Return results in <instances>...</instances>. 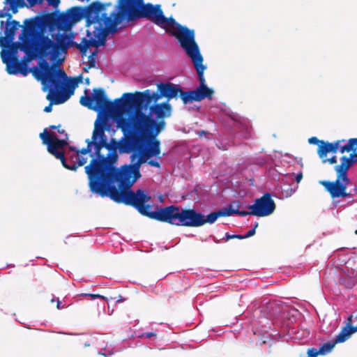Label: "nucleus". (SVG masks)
Segmentation results:
<instances>
[{
    "mask_svg": "<svg viewBox=\"0 0 357 357\" xmlns=\"http://www.w3.org/2000/svg\"><path fill=\"white\" fill-rule=\"evenodd\" d=\"M141 177L140 171L132 162L116 168L95 188L92 192L102 197H107L116 203H123L135 208L139 213L146 215L152 206L147 204L151 197L144 190L133 192L130 188Z\"/></svg>",
    "mask_w": 357,
    "mask_h": 357,
    "instance_id": "1",
    "label": "nucleus"
},
{
    "mask_svg": "<svg viewBox=\"0 0 357 357\" xmlns=\"http://www.w3.org/2000/svg\"><path fill=\"white\" fill-rule=\"evenodd\" d=\"M40 68L33 69V76L40 80L44 91L48 90L46 98L50 102L44 108L45 112L52 110V105H60L66 102L73 93L79 79L68 80L66 73L56 66H50L47 61L41 59L38 62Z\"/></svg>",
    "mask_w": 357,
    "mask_h": 357,
    "instance_id": "2",
    "label": "nucleus"
},
{
    "mask_svg": "<svg viewBox=\"0 0 357 357\" xmlns=\"http://www.w3.org/2000/svg\"><path fill=\"white\" fill-rule=\"evenodd\" d=\"M116 126L120 128L123 132V137L116 142L115 139H112L110 142H107V137L105 135V130L110 129L111 125L105 119L101 120L100 115L99 119L94 123L93 136L97 140V153L101 151L102 149L105 148L109 151H116L121 154L131 153L136 141L133 137L137 130L126 117H120L114 120Z\"/></svg>",
    "mask_w": 357,
    "mask_h": 357,
    "instance_id": "3",
    "label": "nucleus"
},
{
    "mask_svg": "<svg viewBox=\"0 0 357 357\" xmlns=\"http://www.w3.org/2000/svg\"><path fill=\"white\" fill-rule=\"evenodd\" d=\"M171 115L172 106L168 102H162L153 103L148 109L128 112L127 118L139 132L158 136L165 128V119Z\"/></svg>",
    "mask_w": 357,
    "mask_h": 357,
    "instance_id": "4",
    "label": "nucleus"
},
{
    "mask_svg": "<svg viewBox=\"0 0 357 357\" xmlns=\"http://www.w3.org/2000/svg\"><path fill=\"white\" fill-rule=\"evenodd\" d=\"M19 39L22 41L21 51L25 53L21 61H18L16 58L13 62L8 63L6 71L9 75L21 74L26 76L30 72L33 73V69L36 67L29 68L27 63L37 58L43 59L47 57L42 54V51L39 47V38L37 35L36 24L34 22H29L26 24V27H24ZM38 68H40L39 66Z\"/></svg>",
    "mask_w": 357,
    "mask_h": 357,
    "instance_id": "5",
    "label": "nucleus"
},
{
    "mask_svg": "<svg viewBox=\"0 0 357 357\" xmlns=\"http://www.w3.org/2000/svg\"><path fill=\"white\" fill-rule=\"evenodd\" d=\"M84 93L85 96L79 100L80 104L98 112L96 121L99 119L100 115L101 120L105 119L106 121H109L107 113L112 114L114 120L125 117L124 114H128L126 98L122 96L112 102L107 99L105 91L102 88L93 89L91 95L89 93V89H86Z\"/></svg>",
    "mask_w": 357,
    "mask_h": 357,
    "instance_id": "6",
    "label": "nucleus"
},
{
    "mask_svg": "<svg viewBox=\"0 0 357 357\" xmlns=\"http://www.w3.org/2000/svg\"><path fill=\"white\" fill-rule=\"evenodd\" d=\"M146 216L176 226L199 227L209 223L208 215L206 216L193 208H180L175 205L166 207L157 206L154 211L149 210Z\"/></svg>",
    "mask_w": 357,
    "mask_h": 357,
    "instance_id": "7",
    "label": "nucleus"
},
{
    "mask_svg": "<svg viewBox=\"0 0 357 357\" xmlns=\"http://www.w3.org/2000/svg\"><path fill=\"white\" fill-rule=\"evenodd\" d=\"M37 35L39 38V47L42 51V54L47 56H50V59L53 61L57 59L61 53H66L69 46L77 47L82 56L86 55L90 47H95L94 44H91L89 42V40H93V37L91 36L83 38L80 43H77L72 40L73 35L59 34L56 38V42L44 36L41 31L38 30Z\"/></svg>",
    "mask_w": 357,
    "mask_h": 357,
    "instance_id": "8",
    "label": "nucleus"
},
{
    "mask_svg": "<svg viewBox=\"0 0 357 357\" xmlns=\"http://www.w3.org/2000/svg\"><path fill=\"white\" fill-rule=\"evenodd\" d=\"M174 35L180 43L181 47L185 51V53L190 58L193 63L200 82L198 87L213 94V91L208 88L205 84L204 72L206 67L202 63L203 57L195 40L194 30L189 29L185 26H179Z\"/></svg>",
    "mask_w": 357,
    "mask_h": 357,
    "instance_id": "9",
    "label": "nucleus"
},
{
    "mask_svg": "<svg viewBox=\"0 0 357 357\" xmlns=\"http://www.w3.org/2000/svg\"><path fill=\"white\" fill-rule=\"evenodd\" d=\"M117 160L116 151H109L106 157L99 151V154L97 153V158H93L90 164L85 167L91 191L98 188L99 184L102 183V181L116 169L114 164Z\"/></svg>",
    "mask_w": 357,
    "mask_h": 357,
    "instance_id": "10",
    "label": "nucleus"
},
{
    "mask_svg": "<svg viewBox=\"0 0 357 357\" xmlns=\"http://www.w3.org/2000/svg\"><path fill=\"white\" fill-rule=\"evenodd\" d=\"M126 19L122 13L113 11L109 16L104 11H99L98 17L96 19L95 26L93 28V40H89L91 44H94L98 48L104 46L107 42V38L110 33H115L117 31V24Z\"/></svg>",
    "mask_w": 357,
    "mask_h": 357,
    "instance_id": "11",
    "label": "nucleus"
},
{
    "mask_svg": "<svg viewBox=\"0 0 357 357\" xmlns=\"http://www.w3.org/2000/svg\"><path fill=\"white\" fill-rule=\"evenodd\" d=\"M112 3L103 4L100 1H93L85 8L73 7L66 11L70 21L77 22L82 18L86 19L87 26L86 36L93 37V28L95 26L96 19L98 17L99 11L105 10L106 6H111Z\"/></svg>",
    "mask_w": 357,
    "mask_h": 357,
    "instance_id": "12",
    "label": "nucleus"
},
{
    "mask_svg": "<svg viewBox=\"0 0 357 357\" xmlns=\"http://www.w3.org/2000/svg\"><path fill=\"white\" fill-rule=\"evenodd\" d=\"M334 169L337 176L335 181H320L319 183L329 192L333 200L340 197H353L357 193V190L354 188L347 191V186L351 183L347 172L337 165L335 166Z\"/></svg>",
    "mask_w": 357,
    "mask_h": 357,
    "instance_id": "13",
    "label": "nucleus"
},
{
    "mask_svg": "<svg viewBox=\"0 0 357 357\" xmlns=\"http://www.w3.org/2000/svg\"><path fill=\"white\" fill-rule=\"evenodd\" d=\"M162 91L153 92L150 89H146L144 91H136L135 93H125L123 94V98H126L128 105V112L135 109H148L152 104V102H157L164 96Z\"/></svg>",
    "mask_w": 357,
    "mask_h": 357,
    "instance_id": "14",
    "label": "nucleus"
},
{
    "mask_svg": "<svg viewBox=\"0 0 357 357\" xmlns=\"http://www.w3.org/2000/svg\"><path fill=\"white\" fill-rule=\"evenodd\" d=\"M252 210V215L264 217L272 214L275 209V204L271 195L265 193L261 197L256 199L254 204L248 206Z\"/></svg>",
    "mask_w": 357,
    "mask_h": 357,
    "instance_id": "15",
    "label": "nucleus"
},
{
    "mask_svg": "<svg viewBox=\"0 0 357 357\" xmlns=\"http://www.w3.org/2000/svg\"><path fill=\"white\" fill-rule=\"evenodd\" d=\"M144 3V0H119L118 8L128 21H134L139 19Z\"/></svg>",
    "mask_w": 357,
    "mask_h": 357,
    "instance_id": "16",
    "label": "nucleus"
},
{
    "mask_svg": "<svg viewBox=\"0 0 357 357\" xmlns=\"http://www.w3.org/2000/svg\"><path fill=\"white\" fill-rule=\"evenodd\" d=\"M146 136V137H151L153 135H148L145 133H140L137 131L133 135L136 141L135 145L132 150L130 155V162H132L137 168L140 169L141 165L147 162L148 159L151 158L144 150V147H142V141L139 137Z\"/></svg>",
    "mask_w": 357,
    "mask_h": 357,
    "instance_id": "17",
    "label": "nucleus"
},
{
    "mask_svg": "<svg viewBox=\"0 0 357 357\" xmlns=\"http://www.w3.org/2000/svg\"><path fill=\"white\" fill-rule=\"evenodd\" d=\"M146 19L158 26H162L165 22V16L160 4L153 5L151 3L143 5L139 19Z\"/></svg>",
    "mask_w": 357,
    "mask_h": 357,
    "instance_id": "18",
    "label": "nucleus"
},
{
    "mask_svg": "<svg viewBox=\"0 0 357 357\" xmlns=\"http://www.w3.org/2000/svg\"><path fill=\"white\" fill-rule=\"evenodd\" d=\"M34 22L36 24V29L40 28H48L50 31H53L56 28V13H52L47 14L42 17H38L36 18L26 19L24 21V27H26V24L29 22Z\"/></svg>",
    "mask_w": 357,
    "mask_h": 357,
    "instance_id": "19",
    "label": "nucleus"
},
{
    "mask_svg": "<svg viewBox=\"0 0 357 357\" xmlns=\"http://www.w3.org/2000/svg\"><path fill=\"white\" fill-rule=\"evenodd\" d=\"M212 93L197 87L195 90L181 91V98L184 104L193 101H201L205 98L212 99Z\"/></svg>",
    "mask_w": 357,
    "mask_h": 357,
    "instance_id": "20",
    "label": "nucleus"
},
{
    "mask_svg": "<svg viewBox=\"0 0 357 357\" xmlns=\"http://www.w3.org/2000/svg\"><path fill=\"white\" fill-rule=\"evenodd\" d=\"M157 136H152L151 137H146V136L139 137L142 141V147H144V150L149 155V156H157L160 153V142L156 140Z\"/></svg>",
    "mask_w": 357,
    "mask_h": 357,
    "instance_id": "21",
    "label": "nucleus"
},
{
    "mask_svg": "<svg viewBox=\"0 0 357 357\" xmlns=\"http://www.w3.org/2000/svg\"><path fill=\"white\" fill-rule=\"evenodd\" d=\"M8 50H2L1 52V56L3 63L6 65V68H8V63L10 62H13L14 60L17 58V54L18 52V49L21 50L22 48V42H13L9 43L8 45Z\"/></svg>",
    "mask_w": 357,
    "mask_h": 357,
    "instance_id": "22",
    "label": "nucleus"
},
{
    "mask_svg": "<svg viewBox=\"0 0 357 357\" xmlns=\"http://www.w3.org/2000/svg\"><path fill=\"white\" fill-rule=\"evenodd\" d=\"M52 140L54 151L50 153L55 156L56 158L59 159L62 164H64L66 160L65 153L63 151L59 150H62L65 146H68V143L66 138L60 139L55 134L52 135Z\"/></svg>",
    "mask_w": 357,
    "mask_h": 357,
    "instance_id": "23",
    "label": "nucleus"
},
{
    "mask_svg": "<svg viewBox=\"0 0 357 357\" xmlns=\"http://www.w3.org/2000/svg\"><path fill=\"white\" fill-rule=\"evenodd\" d=\"M230 116L234 121V126L239 130L240 135L245 139L250 137V122L247 119L241 118L236 114L232 113Z\"/></svg>",
    "mask_w": 357,
    "mask_h": 357,
    "instance_id": "24",
    "label": "nucleus"
},
{
    "mask_svg": "<svg viewBox=\"0 0 357 357\" xmlns=\"http://www.w3.org/2000/svg\"><path fill=\"white\" fill-rule=\"evenodd\" d=\"M158 90L162 91V95L167 98L168 100L176 97L178 93L181 94L183 90L178 86L172 83H162L160 82L158 84Z\"/></svg>",
    "mask_w": 357,
    "mask_h": 357,
    "instance_id": "25",
    "label": "nucleus"
},
{
    "mask_svg": "<svg viewBox=\"0 0 357 357\" xmlns=\"http://www.w3.org/2000/svg\"><path fill=\"white\" fill-rule=\"evenodd\" d=\"M342 273L340 278V283L348 288H352L355 285L357 278V272L352 269H342Z\"/></svg>",
    "mask_w": 357,
    "mask_h": 357,
    "instance_id": "26",
    "label": "nucleus"
},
{
    "mask_svg": "<svg viewBox=\"0 0 357 357\" xmlns=\"http://www.w3.org/2000/svg\"><path fill=\"white\" fill-rule=\"evenodd\" d=\"M340 143V140L333 143L323 141L321 144H319L317 149V153L319 158L323 159L329 152L336 153L339 148Z\"/></svg>",
    "mask_w": 357,
    "mask_h": 357,
    "instance_id": "27",
    "label": "nucleus"
},
{
    "mask_svg": "<svg viewBox=\"0 0 357 357\" xmlns=\"http://www.w3.org/2000/svg\"><path fill=\"white\" fill-rule=\"evenodd\" d=\"M85 142L87 144V146L82 149L81 150H78L77 151L78 155L79 154L86 155L87 153H91L90 156L93 158H97V140L96 138H94L93 133L92 134L91 139H86Z\"/></svg>",
    "mask_w": 357,
    "mask_h": 357,
    "instance_id": "28",
    "label": "nucleus"
},
{
    "mask_svg": "<svg viewBox=\"0 0 357 357\" xmlns=\"http://www.w3.org/2000/svg\"><path fill=\"white\" fill-rule=\"evenodd\" d=\"M20 22L16 20L7 21L4 26V34L8 39V42H12L15 38V35L19 27Z\"/></svg>",
    "mask_w": 357,
    "mask_h": 357,
    "instance_id": "29",
    "label": "nucleus"
},
{
    "mask_svg": "<svg viewBox=\"0 0 357 357\" xmlns=\"http://www.w3.org/2000/svg\"><path fill=\"white\" fill-rule=\"evenodd\" d=\"M72 23L66 13H56V29L59 30H68L70 29Z\"/></svg>",
    "mask_w": 357,
    "mask_h": 357,
    "instance_id": "30",
    "label": "nucleus"
},
{
    "mask_svg": "<svg viewBox=\"0 0 357 357\" xmlns=\"http://www.w3.org/2000/svg\"><path fill=\"white\" fill-rule=\"evenodd\" d=\"M340 164L339 167L348 172V170L357 162V153L350 154L349 157L345 155L340 158Z\"/></svg>",
    "mask_w": 357,
    "mask_h": 357,
    "instance_id": "31",
    "label": "nucleus"
},
{
    "mask_svg": "<svg viewBox=\"0 0 357 357\" xmlns=\"http://www.w3.org/2000/svg\"><path fill=\"white\" fill-rule=\"evenodd\" d=\"M354 333H356V331L354 328L344 327L340 333L336 335L334 340L335 343L338 344L345 342Z\"/></svg>",
    "mask_w": 357,
    "mask_h": 357,
    "instance_id": "32",
    "label": "nucleus"
},
{
    "mask_svg": "<svg viewBox=\"0 0 357 357\" xmlns=\"http://www.w3.org/2000/svg\"><path fill=\"white\" fill-rule=\"evenodd\" d=\"M231 211V209H229L228 206L223 208L216 212H212L209 215H208V220L209 221L210 224H213L216 221V220L219 217L233 215Z\"/></svg>",
    "mask_w": 357,
    "mask_h": 357,
    "instance_id": "33",
    "label": "nucleus"
},
{
    "mask_svg": "<svg viewBox=\"0 0 357 357\" xmlns=\"http://www.w3.org/2000/svg\"><path fill=\"white\" fill-rule=\"evenodd\" d=\"M52 136L50 133H48L47 129L44 130V132L40 134V137L43 140V144L47 145V151L50 153H53L54 151V147L52 145Z\"/></svg>",
    "mask_w": 357,
    "mask_h": 357,
    "instance_id": "34",
    "label": "nucleus"
},
{
    "mask_svg": "<svg viewBox=\"0 0 357 357\" xmlns=\"http://www.w3.org/2000/svg\"><path fill=\"white\" fill-rule=\"evenodd\" d=\"M87 162V159L84 157L77 158V162H74L73 164L68 163L66 161L64 164H62L63 166L70 170L76 171L78 167L83 166Z\"/></svg>",
    "mask_w": 357,
    "mask_h": 357,
    "instance_id": "35",
    "label": "nucleus"
},
{
    "mask_svg": "<svg viewBox=\"0 0 357 357\" xmlns=\"http://www.w3.org/2000/svg\"><path fill=\"white\" fill-rule=\"evenodd\" d=\"M335 344H336V343H335V341H333V342H328L324 343L319 347L321 355H325V354L331 352V350L335 346Z\"/></svg>",
    "mask_w": 357,
    "mask_h": 357,
    "instance_id": "36",
    "label": "nucleus"
},
{
    "mask_svg": "<svg viewBox=\"0 0 357 357\" xmlns=\"http://www.w3.org/2000/svg\"><path fill=\"white\" fill-rule=\"evenodd\" d=\"M6 3L10 5V8L12 10L13 13L17 12V6H23L24 3V0H5Z\"/></svg>",
    "mask_w": 357,
    "mask_h": 357,
    "instance_id": "37",
    "label": "nucleus"
},
{
    "mask_svg": "<svg viewBox=\"0 0 357 357\" xmlns=\"http://www.w3.org/2000/svg\"><path fill=\"white\" fill-rule=\"evenodd\" d=\"M98 50H94L89 56L88 66L89 68H94L96 63V56H98Z\"/></svg>",
    "mask_w": 357,
    "mask_h": 357,
    "instance_id": "38",
    "label": "nucleus"
},
{
    "mask_svg": "<svg viewBox=\"0 0 357 357\" xmlns=\"http://www.w3.org/2000/svg\"><path fill=\"white\" fill-rule=\"evenodd\" d=\"M174 24L176 25V30H175L174 33H173V35L175 36L174 34L176 33V31L178 29V26H182L178 23H176L173 18H172V17L167 18L165 17V22H164V25L162 27H165V26H174Z\"/></svg>",
    "mask_w": 357,
    "mask_h": 357,
    "instance_id": "39",
    "label": "nucleus"
},
{
    "mask_svg": "<svg viewBox=\"0 0 357 357\" xmlns=\"http://www.w3.org/2000/svg\"><path fill=\"white\" fill-rule=\"evenodd\" d=\"M77 153H70V151L67 152L66 153V162L68 163V161L70 162V164H73L74 162H77V158H78Z\"/></svg>",
    "mask_w": 357,
    "mask_h": 357,
    "instance_id": "40",
    "label": "nucleus"
},
{
    "mask_svg": "<svg viewBox=\"0 0 357 357\" xmlns=\"http://www.w3.org/2000/svg\"><path fill=\"white\" fill-rule=\"evenodd\" d=\"M114 354V348L112 347H105L103 349L98 352V354L105 357H109Z\"/></svg>",
    "mask_w": 357,
    "mask_h": 357,
    "instance_id": "41",
    "label": "nucleus"
},
{
    "mask_svg": "<svg viewBox=\"0 0 357 357\" xmlns=\"http://www.w3.org/2000/svg\"><path fill=\"white\" fill-rule=\"evenodd\" d=\"M307 357H317L319 355H321V352L319 349L315 348H310L307 349Z\"/></svg>",
    "mask_w": 357,
    "mask_h": 357,
    "instance_id": "42",
    "label": "nucleus"
},
{
    "mask_svg": "<svg viewBox=\"0 0 357 357\" xmlns=\"http://www.w3.org/2000/svg\"><path fill=\"white\" fill-rule=\"evenodd\" d=\"M239 206L240 204L238 202H234L229 205V208L231 209L232 215L236 214L238 209L239 208Z\"/></svg>",
    "mask_w": 357,
    "mask_h": 357,
    "instance_id": "43",
    "label": "nucleus"
},
{
    "mask_svg": "<svg viewBox=\"0 0 357 357\" xmlns=\"http://www.w3.org/2000/svg\"><path fill=\"white\" fill-rule=\"evenodd\" d=\"M9 8L7 9L6 11V8H4L3 10H0V17H7V21H10L12 19V15L10 13H8Z\"/></svg>",
    "mask_w": 357,
    "mask_h": 357,
    "instance_id": "44",
    "label": "nucleus"
},
{
    "mask_svg": "<svg viewBox=\"0 0 357 357\" xmlns=\"http://www.w3.org/2000/svg\"><path fill=\"white\" fill-rule=\"evenodd\" d=\"M354 139L353 138L350 139L347 144H346L347 146L348 147L349 151H355L356 148V144H355V142H354Z\"/></svg>",
    "mask_w": 357,
    "mask_h": 357,
    "instance_id": "45",
    "label": "nucleus"
},
{
    "mask_svg": "<svg viewBox=\"0 0 357 357\" xmlns=\"http://www.w3.org/2000/svg\"><path fill=\"white\" fill-rule=\"evenodd\" d=\"M225 238H226L227 241H228L229 239H232V238L243 239V235H240V234H232V235H231V234H229L228 233H226Z\"/></svg>",
    "mask_w": 357,
    "mask_h": 357,
    "instance_id": "46",
    "label": "nucleus"
},
{
    "mask_svg": "<svg viewBox=\"0 0 357 357\" xmlns=\"http://www.w3.org/2000/svg\"><path fill=\"white\" fill-rule=\"evenodd\" d=\"M12 42H8V39L5 37H0V47H4L7 46L9 43H11Z\"/></svg>",
    "mask_w": 357,
    "mask_h": 357,
    "instance_id": "47",
    "label": "nucleus"
},
{
    "mask_svg": "<svg viewBox=\"0 0 357 357\" xmlns=\"http://www.w3.org/2000/svg\"><path fill=\"white\" fill-rule=\"evenodd\" d=\"M308 142L310 144H318V146H319V144H321V142H323V140H319L316 137H312L309 138Z\"/></svg>",
    "mask_w": 357,
    "mask_h": 357,
    "instance_id": "48",
    "label": "nucleus"
},
{
    "mask_svg": "<svg viewBox=\"0 0 357 357\" xmlns=\"http://www.w3.org/2000/svg\"><path fill=\"white\" fill-rule=\"evenodd\" d=\"M156 336V333H154V332H146V333H142L139 337H145V338H151L153 337H155Z\"/></svg>",
    "mask_w": 357,
    "mask_h": 357,
    "instance_id": "49",
    "label": "nucleus"
},
{
    "mask_svg": "<svg viewBox=\"0 0 357 357\" xmlns=\"http://www.w3.org/2000/svg\"><path fill=\"white\" fill-rule=\"evenodd\" d=\"M251 213H252V210H250V211H239L238 209V211H237L236 215H238L240 216L245 217V216L248 215H252Z\"/></svg>",
    "mask_w": 357,
    "mask_h": 357,
    "instance_id": "50",
    "label": "nucleus"
},
{
    "mask_svg": "<svg viewBox=\"0 0 357 357\" xmlns=\"http://www.w3.org/2000/svg\"><path fill=\"white\" fill-rule=\"evenodd\" d=\"M324 163L326 162H328L330 164H335L337 163V157L336 156H333L328 159H324L322 161Z\"/></svg>",
    "mask_w": 357,
    "mask_h": 357,
    "instance_id": "51",
    "label": "nucleus"
},
{
    "mask_svg": "<svg viewBox=\"0 0 357 357\" xmlns=\"http://www.w3.org/2000/svg\"><path fill=\"white\" fill-rule=\"evenodd\" d=\"M85 296H90L91 299L101 298L102 300H107V298L105 296H101L100 294H85Z\"/></svg>",
    "mask_w": 357,
    "mask_h": 357,
    "instance_id": "52",
    "label": "nucleus"
},
{
    "mask_svg": "<svg viewBox=\"0 0 357 357\" xmlns=\"http://www.w3.org/2000/svg\"><path fill=\"white\" fill-rule=\"evenodd\" d=\"M49 5L52 6L54 8H57L60 3V0H47Z\"/></svg>",
    "mask_w": 357,
    "mask_h": 357,
    "instance_id": "53",
    "label": "nucleus"
},
{
    "mask_svg": "<svg viewBox=\"0 0 357 357\" xmlns=\"http://www.w3.org/2000/svg\"><path fill=\"white\" fill-rule=\"evenodd\" d=\"M31 6H33L36 4H40L44 0H26Z\"/></svg>",
    "mask_w": 357,
    "mask_h": 357,
    "instance_id": "54",
    "label": "nucleus"
},
{
    "mask_svg": "<svg viewBox=\"0 0 357 357\" xmlns=\"http://www.w3.org/2000/svg\"><path fill=\"white\" fill-rule=\"evenodd\" d=\"M255 234V228L249 230L245 235L243 236V238H249Z\"/></svg>",
    "mask_w": 357,
    "mask_h": 357,
    "instance_id": "55",
    "label": "nucleus"
},
{
    "mask_svg": "<svg viewBox=\"0 0 357 357\" xmlns=\"http://www.w3.org/2000/svg\"><path fill=\"white\" fill-rule=\"evenodd\" d=\"M148 164L152 167H160V163L156 160H151L148 161Z\"/></svg>",
    "mask_w": 357,
    "mask_h": 357,
    "instance_id": "56",
    "label": "nucleus"
},
{
    "mask_svg": "<svg viewBox=\"0 0 357 357\" xmlns=\"http://www.w3.org/2000/svg\"><path fill=\"white\" fill-rule=\"evenodd\" d=\"M352 319H353V316L352 315H351V316H349L348 317L347 322V324H346L345 327H349V328H355L356 327V326H353L352 324H351Z\"/></svg>",
    "mask_w": 357,
    "mask_h": 357,
    "instance_id": "57",
    "label": "nucleus"
},
{
    "mask_svg": "<svg viewBox=\"0 0 357 357\" xmlns=\"http://www.w3.org/2000/svg\"><path fill=\"white\" fill-rule=\"evenodd\" d=\"M282 191H286V197L291 196L292 194H294L296 192V189H290V191L289 192V189L285 190L282 189Z\"/></svg>",
    "mask_w": 357,
    "mask_h": 357,
    "instance_id": "58",
    "label": "nucleus"
},
{
    "mask_svg": "<svg viewBox=\"0 0 357 357\" xmlns=\"http://www.w3.org/2000/svg\"><path fill=\"white\" fill-rule=\"evenodd\" d=\"M340 152L344 153V152H350L347 145L342 146L340 149Z\"/></svg>",
    "mask_w": 357,
    "mask_h": 357,
    "instance_id": "59",
    "label": "nucleus"
},
{
    "mask_svg": "<svg viewBox=\"0 0 357 357\" xmlns=\"http://www.w3.org/2000/svg\"><path fill=\"white\" fill-rule=\"evenodd\" d=\"M302 178H303L302 173H299L298 174H297L296 176V182L299 183L301 181Z\"/></svg>",
    "mask_w": 357,
    "mask_h": 357,
    "instance_id": "60",
    "label": "nucleus"
},
{
    "mask_svg": "<svg viewBox=\"0 0 357 357\" xmlns=\"http://www.w3.org/2000/svg\"><path fill=\"white\" fill-rule=\"evenodd\" d=\"M58 132H59L60 134H64V135H65V138H66V139H68V134L65 132V130H60V129H59V130H58Z\"/></svg>",
    "mask_w": 357,
    "mask_h": 357,
    "instance_id": "61",
    "label": "nucleus"
},
{
    "mask_svg": "<svg viewBox=\"0 0 357 357\" xmlns=\"http://www.w3.org/2000/svg\"><path fill=\"white\" fill-rule=\"evenodd\" d=\"M77 151H78V149L76 147H75V146H70V148H69V151L70 152V151H73L75 153H77Z\"/></svg>",
    "mask_w": 357,
    "mask_h": 357,
    "instance_id": "62",
    "label": "nucleus"
},
{
    "mask_svg": "<svg viewBox=\"0 0 357 357\" xmlns=\"http://www.w3.org/2000/svg\"><path fill=\"white\" fill-rule=\"evenodd\" d=\"M56 307L59 310V309H62L63 308V306H61V301L59 300H57V304H56Z\"/></svg>",
    "mask_w": 357,
    "mask_h": 357,
    "instance_id": "63",
    "label": "nucleus"
},
{
    "mask_svg": "<svg viewBox=\"0 0 357 357\" xmlns=\"http://www.w3.org/2000/svg\"><path fill=\"white\" fill-rule=\"evenodd\" d=\"M206 131H204V130H201V131H199V132H198V135H199L200 137H202V136H203V135H206Z\"/></svg>",
    "mask_w": 357,
    "mask_h": 357,
    "instance_id": "64",
    "label": "nucleus"
}]
</instances>
